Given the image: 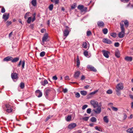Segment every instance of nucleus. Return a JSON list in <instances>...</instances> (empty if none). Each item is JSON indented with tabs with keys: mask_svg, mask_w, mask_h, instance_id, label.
Here are the masks:
<instances>
[{
	"mask_svg": "<svg viewBox=\"0 0 133 133\" xmlns=\"http://www.w3.org/2000/svg\"><path fill=\"white\" fill-rule=\"evenodd\" d=\"M89 87V85H86V86H85L84 87V88H85V89H88V87Z\"/></svg>",
	"mask_w": 133,
	"mask_h": 133,
	"instance_id": "62",
	"label": "nucleus"
},
{
	"mask_svg": "<svg viewBox=\"0 0 133 133\" xmlns=\"http://www.w3.org/2000/svg\"><path fill=\"white\" fill-rule=\"evenodd\" d=\"M102 52L105 57L107 58L109 57V51L105 50H103Z\"/></svg>",
	"mask_w": 133,
	"mask_h": 133,
	"instance_id": "7",
	"label": "nucleus"
},
{
	"mask_svg": "<svg viewBox=\"0 0 133 133\" xmlns=\"http://www.w3.org/2000/svg\"><path fill=\"white\" fill-rule=\"evenodd\" d=\"M45 30L44 29H42L41 30V32L42 33H43L45 31Z\"/></svg>",
	"mask_w": 133,
	"mask_h": 133,
	"instance_id": "61",
	"label": "nucleus"
},
{
	"mask_svg": "<svg viewBox=\"0 0 133 133\" xmlns=\"http://www.w3.org/2000/svg\"><path fill=\"white\" fill-rule=\"evenodd\" d=\"M76 4L75 3H74L71 6V8L72 9H73L76 8Z\"/></svg>",
	"mask_w": 133,
	"mask_h": 133,
	"instance_id": "38",
	"label": "nucleus"
},
{
	"mask_svg": "<svg viewBox=\"0 0 133 133\" xmlns=\"http://www.w3.org/2000/svg\"><path fill=\"white\" fill-rule=\"evenodd\" d=\"M103 120L104 122L106 123H108L109 122V120L107 116H105L103 118Z\"/></svg>",
	"mask_w": 133,
	"mask_h": 133,
	"instance_id": "28",
	"label": "nucleus"
},
{
	"mask_svg": "<svg viewBox=\"0 0 133 133\" xmlns=\"http://www.w3.org/2000/svg\"><path fill=\"white\" fill-rule=\"evenodd\" d=\"M51 91L50 89H48L45 90L44 94L46 98L48 97L49 94Z\"/></svg>",
	"mask_w": 133,
	"mask_h": 133,
	"instance_id": "11",
	"label": "nucleus"
},
{
	"mask_svg": "<svg viewBox=\"0 0 133 133\" xmlns=\"http://www.w3.org/2000/svg\"><path fill=\"white\" fill-rule=\"evenodd\" d=\"M32 17H29L28 18L27 20V22L28 23L30 24L31 23V21Z\"/></svg>",
	"mask_w": 133,
	"mask_h": 133,
	"instance_id": "34",
	"label": "nucleus"
},
{
	"mask_svg": "<svg viewBox=\"0 0 133 133\" xmlns=\"http://www.w3.org/2000/svg\"><path fill=\"white\" fill-rule=\"evenodd\" d=\"M11 22L10 21H8L6 22V25L7 26H9L11 24Z\"/></svg>",
	"mask_w": 133,
	"mask_h": 133,
	"instance_id": "41",
	"label": "nucleus"
},
{
	"mask_svg": "<svg viewBox=\"0 0 133 133\" xmlns=\"http://www.w3.org/2000/svg\"><path fill=\"white\" fill-rule=\"evenodd\" d=\"M12 32H11L9 34V38H10L11 37V36L12 35Z\"/></svg>",
	"mask_w": 133,
	"mask_h": 133,
	"instance_id": "59",
	"label": "nucleus"
},
{
	"mask_svg": "<svg viewBox=\"0 0 133 133\" xmlns=\"http://www.w3.org/2000/svg\"><path fill=\"white\" fill-rule=\"evenodd\" d=\"M25 63V61H23L22 62V69H23L24 68Z\"/></svg>",
	"mask_w": 133,
	"mask_h": 133,
	"instance_id": "51",
	"label": "nucleus"
},
{
	"mask_svg": "<svg viewBox=\"0 0 133 133\" xmlns=\"http://www.w3.org/2000/svg\"><path fill=\"white\" fill-rule=\"evenodd\" d=\"M91 34V32L90 31H88L87 32V35L88 36H90Z\"/></svg>",
	"mask_w": 133,
	"mask_h": 133,
	"instance_id": "46",
	"label": "nucleus"
},
{
	"mask_svg": "<svg viewBox=\"0 0 133 133\" xmlns=\"http://www.w3.org/2000/svg\"><path fill=\"white\" fill-rule=\"evenodd\" d=\"M115 55L116 57L118 58L120 56V55L119 52L118 51H116L115 52Z\"/></svg>",
	"mask_w": 133,
	"mask_h": 133,
	"instance_id": "33",
	"label": "nucleus"
},
{
	"mask_svg": "<svg viewBox=\"0 0 133 133\" xmlns=\"http://www.w3.org/2000/svg\"><path fill=\"white\" fill-rule=\"evenodd\" d=\"M97 24L98 26L101 28L103 27L104 25V22L101 21H98L97 22Z\"/></svg>",
	"mask_w": 133,
	"mask_h": 133,
	"instance_id": "10",
	"label": "nucleus"
},
{
	"mask_svg": "<svg viewBox=\"0 0 133 133\" xmlns=\"http://www.w3.org/2000/svg\"><path fill=\"white\" fill-rule=\"evenodd\" d=\"M110 35L112 37L115 38L116 36V33H111L110 34Z\"/></svg>",
	"mask_w": 133,
	"mask_h": 133,
	"instance_id": "35",
	"label": "nucleus"
},
{
	"mask_svg": "<svg viewBox=\"0 0 133 133\" xmlns=\"http://www.w3.org/2000/svg\"><path fill=\"white\" fill-rule=\"evenodd\" d=\"M11 77L13 80L17 79L18 78L17 74L16 73H12L11 75Z\"/></svg>",
	"mask_w": 133,
	"mask_h": 133,
	"instance_id": "14",
	"label": "nucleus"
},
{
	"mask_svg": "<svg viewBox=\"0 0 133 133\" xmlns=\"http://www.w3.org/2000/svg\"><path fill=\"white\" fill-rule=\"evenodd\" d=\"M45 54V52L44 51L41 52L40 54V56L41 57H43Z\"/></svg>",
	"mask_w": 133,
	"mask_h": 133,
	"instance_id": "40",
	"label": "nucleus"
},
{
	"mask_svg": "<svg viewBox=\"0 0 133 133\" xmlns=\"http://www.w3.org/2000/svg\"><path fill=\"white\" fill-rule=\"evenodd\" d=\"M126 131L128 133H133V128H129Z\"/></svg>",
	"mask_w": 133,
	"mask_h": 133,
	"instance_id": "25",
	"label": "nucleus"
},
{
	"mask_svg": "<svg viewBox=\"0 0 133 133\" xmlns=\"http://www.w3.org/2000/svg\"><path fill=\"white\" fill-rule=\"evenodd\" d=\"M112 91L111 89H109L107 91V93L108 94H111L112 93Z\"/></svg>",
	"mask_w": 133,
	"mask_h": 133,
	"instance_id": "39",
	"label": "nucleus"
},
{
	"mask_svg": "<svg viewBox=\"0 0 133 133\" xmlns=\"http://www.w3.org/2000/svg\"><path fill=\"white\" fill-rule=\"evenodd\" d=\"M5 9L4 8H2L1 11V12L2 13H4L5 12Z\"/></svg>",
	"mask_w": 133,
	"mask_h": 133,
	"instance_id": "54",
	"label": "nucleus"
},
{
	"mask_svg": "<svg viewBox=\"0 0 133 133\" xmlns=\"http://www.w3.org/2000/svg\"><path fill=\"white\" fill-rule=\"evenodd\" d=\"M52 116H48L47 117L46 120V121H48L50 118H51L52 117Z\"/></svg>",
	"mask_w": 133,
	"mask_h": 133,
	"instance_id": "53",
	"label": "nucleus"
},
{
	"mask_svg": "<svg viewBox=\"0 0 133 133\" xmlns=\"http://www.w3.org/2000/svg\"><path fill=\"white\" fill-rule=\"evenodd\" d=\"M76 59L77 66L78 67H79L80 65V60L79 56L78 55L77 56Z\"/></svg>",
	"mask_w": 133,
	"mask_h": 133,
	"instance_id": "23",
	"label": "nucleus"
},
{
	"mask_svg": "<svg viewBox=\"0 0 133 133\" xmlns=\"http://www.w3.org/2000/svg\"><path fill=\"white\" fill-rule=\"evenodd\" d=\"M52 78L53 80H54V81H56L57 79V78L56 76H53Z\"/></svg>",
	"mask_w": 133,
	"mask_h": 133,
	"instance_id": "52",
	"label": "nucleus"
},
{
	"mask_svg": "<svg viewBox=\"0 0 133 133\" xmlns=\"http://www.w3.org/2000/svg\"><path fill=\"white\" fill-rule=\"evenodd\" d=\"M71 118V116H68L66 117V120L67 121H70Z\"/></svg>",
	"mask_w": 133,
	"mask_h": 133,
	"instance_id": "29",
	"label": "nucleus"
},
{
	"mask_svg": "<svg viewBox=\"0 0 133 133\" xmlns=\"http://www.w3.org/2000/svg\"><path fill=\"white\" fill-rule=\"evenodd\" d=\"M76 124L75 123H72L69 124L68 126V128L70 129H72L76 127Z\"/></svg>",
	"mask_w": 133,
	"mask_h": 133,
	"instance_id": "15",
	"label": "nucleus"
},
{
	"mask_svg": "<svg viewBox=\"0 0 133 133\" xmlns=\"http://www.w3.org/2000/svg\"><path fill=\"white\" fill-rule=\"evenodd\" d=\"M67 91H68V90H67V89H66V88H65V89H64L63 90V92L64 93H65L66 92H67Z\"/></svg>",
	"mask_w": 133,
	"mask_h": 133,
	"instance_id": "56",
	"label": "nucleus"
},
{
	"mask_svg": "<svg viewBox=\"0 0 133 133\" xmlns=\"http://www.w3.org/2000/svg\"><path fill=\"white\" fill-rule=\"evenodd\" d=\"M89 47V44L87 41L84 42V48L88 49Z\"/></svg>",
	"mask_w": 133,
	"mask_h": 133,
	"instance_id": "17",
	"label": "nucleus"
},
{
	"mask_svg": "<svg viewBox=\"0 0 133 133\" xmlns=\"http://www.w3.org/2000/svg\"><path fill=\"white\" fill-rule=\"evenodd\" d=\"M20 87L21 88L23 89L24 87V83L22 82L20 83Z\"/></svg>",
	"mask_w": 133,
	"mask_h": 133,
	"instance_id": "42",
	"label": "nucleus"
},
{
	"mask_svg": "<svg viewBox=\"0 0 133 133\" xmlns=\"http://www.w3.org/2000/svg\"><path fill=\"white\" fill-rule=\"evenodd\" d=\"M119 44L118 42L115 43L114 44V45L115 46L118 47L119 46Z\"/></svg>",
	"mask_w": 133,
	"mask_h": 133,
	"instance_id": "50",
	"label": "nucleus"
},
{
	"mask_svg": "<svg viewBox=\"0 0 133 133\" xmlns=\"http://www.w3.org/2000/svg\"><path fill=\"white\" fill-rule=\"evenodd\" d=\"M3 108L4 110L8 112H10L12 111L11 106L8 104H6L5 105L3 106Z\"/></svg>",
	"mask_w": 133,
	"mask_h": 133,
	"instance_id": "3",
	"label": "nucleus"
},
{
	"mask_svg": "<svg viewBox=\"0 0 133 133\" xmlns=\"http://www.w3.org/2000/svg\"><path fill=\"white\" fill-rule=\"evenodd\" d=\"M89 118V117H84V120H85V121H87Z\"/></svg>",
	"mask_w": 133,
	"mask_h": 133,
	"instance_id": "55",
	"label": "nucleus"
},
{
	"mask_svg": "<svg viewBox=\"0 0 133 133\" xmlns=\"http://www.w3.org/2000/svg\"><path fill=\"white\" fill-rule=\"evenodd\" d=\"M98 90H97L96 91H94V92H92L90 93L89 94V95H94V94H95L97 92H98Z\"/></svg>",
	"mask_w": 133,
	"mask_h": 133,
	"instance_id": "49",
	"label": "nucleus"
},
{
	"mask_svg": "<svg viewBox=\"0 0 133 133\" xmlns=\"http://www.w3.org/2000/svg\"><path fill=\"white\" fill-rule=\"evenodd\" d=\"M31 3L32 5L34 6H35L36 5L37 2L36 0H32Z\"/></svg>",
	"mask_w": 133,
	"mask_h": 133,
	"instance_id": "27",
	"label": "nucleus"
},
{
	"mask_svg": "<svg viewBox=\"0 0 133 133\" xmlns=\"http://www.w3.org/2000/svg\"><path fill=\"white\" fill-rule=\"evenodd\" d=\"M124 88L123 84L121 83L118 84L116 86L115 91L116 94L118 96H119L121 94L120 91L123 89Z\"/></svg>",
	"mask_w": 133,
	"mask_h": 133,
	"instance_id": "1",
	"label": "nucleus"
},
{
	"mask_svg": "<svg viewBox=\"0 0 133 133\" xmlns=\"http://www.w3.org/2000/svg\"><path fill=\"white\" fill-rule=\"evenodd\" d=\"M95 128L97 131H100V132H102V130L100 128H99L97 126H96L95 127Z\"/></svg>",
	"mask_w": 133,
	"mask_h": 133,
	"instance_id": "31",
	"label": "nucleus"
},
{
	"mask_svg": "<svg viewBox=\"0 0 133 133\" xmlns=\"http://www.w3.org/2000/svg\"><path fill=\"white\" fill-rule=\"evenodd\" d=\"M9 13H5L3 15V18L5 21H6L9 18Z\"/></svg>",
	"mask_w": 133,
	"mask_h": 133,
	"instance_id": "6",
	"label": "nucleus"
},
{
	"mask_svg": "<svg viewBox=\"0 0 133 133\" xmlns=\"http://www.w3.org/2000/svg\"><path fill=\"white\" fill-rule=\"evenodd\" d=\"M48 38V34H45L42 38V42H45L46 41Z\"/></svg>",
	"mask_w": 133,
	"mask_h": 133,
	"instance_id": "18",
	"label": "nucleus"
},
{
	"mask_svg": "<svg viewBox=\"0 0 133 133\" xmlns=\"http://www.w3.org/2000/svg\"><path fill=\"white\" fill-rule=\"evenodd\" d=\"M124 119L125 120L126 119V118H127V116L125 114H124Z\"/></svg>",
	"mask_w": 133,
	"mask_h": 133,
	"instance_id": "57",
	"label": "nucleus"
},
{
	"mask_svg": "<svg viewBox=\"0 0 133 133\" xmlns=\"http://www.w3.org/2000/svg\"><path fill=\"white\" fill-rule=\"evenodd\" d=\"M29 12H28L26 13L25 15L24 16V18L25 19H26L29 16Z\"/></svg>",
	"mask_w": 133,
	"mask_h": 133,
	"instance_id": "44",
	"label": "nucleus"
},
{
	"mask_svg": "<svg viewBox=\"0 0 133 133\" xmlns=\"http://www.w3.org/2000/svg\"><path fill=\"white\" fill-rule=\"evenodd\" d=\"M94 124H93V123H90L89 125V126L91 127H93L94 126Z\"/></svg>",
	"mask_w": 133,
	"mask_h": 133,
	"instance_id": "63",
	"label": "nucleus"
},
{
	"mask_svg": "<svg viewBox=\"0 0 133 133\" xmlns=\"http://www.w3.org/2000/svg\"><path fill=\"white\" fill-rule=\"evenodd\" d=\"M90 103L94 108H96L98 105V102L94 100H91L90 101Z\"/></svg>",
	"mask_w": 133,
	"mask_h": 133,
	"instance_id": "4",
	"label": "nucleus"
},
{
	"mask_svg": "<svg viewBox=\"0 0 133 133\" xmlns=\"http://www.w3.org/2000/svg\"><path fill=\"white\" fill-rule=\"evenodd\" d=\"M35 93L36 96L38 97H40L42 96V92L39 90H36Z\"/></svg>",
	"mask_w": 133,
	"mask_h": 133,
	"instance_id": "8",
	"label": "nucleus"
},
{
	"mask_svg": "<svg viewBox=\"0 0 133 133\" xmlns=\"http://www.w3.org/2000/svg\"><path fill=\"white\" fill-rule=\"evenodd\" d=\"M103 42L107 44H110L112 43V42L107 38H104L103 39Z\"/></svg>",
	"mask_w": 133,
	"mask_h": 133,
	"instance_id": "9",
	"label": "nucleus"
},
{
	"mask_svg": "<svg viewBox=\"0 0 133 133\" xmlns=\"http://www.w3.org/2000/svg\"><path fill=\"white\" fill-rule=\"evenodd\" d=\"M35 15L36 14L35 13H34L33 14V17L31 19V21L32 22H34L35 19Z\"/></svg>",
	"mask_w": 133,
	"mask_h": 133,
	"instance_id": "45",
	"label": "nucleus"
},
{
	"mask_svg": "<svg viewBox=\"0 0 133 133\" xmlns=\"http://www.w3.org/2000/svg\"><path fill=\"white\" fill-rule=\"evenodd\" d=\"M80 72L79 71H77L75 73L74 75V77L75 78H77L80 74Z\"/></svg>",
	"mask_w": 133,
	"mask_h": 133,
	"instance_id": "21",
	"label": "nucleus"
},
{
	"mask_svg": "<svg viewBox=\"0 0 133 133\" xmlns=\"http://www.w3.org/2000/svg\"><path fill=\"white\" fill-rule=\"evenodd\" d=\"M84 55L87 58L90 57L91 56L90 54L86 50H84Z\"/></svg>",
	"mask_w": 133,
	"mask_h": 133,
	"instance_id": "13",
	"label": "nucleus"
},
{
	"mask_svg": "<svg viewBox=\"0 0 133 133\" xmlns=\"http://www.w3.org/2000/svg\"><path fill=\"white\" fill-rule=\"evenodd\" d=\"M75 96L76 98H78L80 97V94L78 92H76L75 94Z\"/></svg>",
	"mask_w": 133,
	"mask_h": 133,
	"instance_id": "47",
	"label": "nucleus"
},
{
	"mask_svg": "<svg viewBox=\"0 0 133 133\" xmlns=\"http://www.w3.org/2000/svg\"><path fill=\"white\" fill-rule=\"evenodd\" d=\"M120 24L121 31L119 32L118 35V37L120 38H122L124 37L125 35V29L124 27V24H123L122 23H120Z\"/></svg>",
	"mask_w": 133,
	"mask_h": 133,
	"instance_id": "2",
	"label": "nucleus"
},
{
	"mask_svg": "<svg viewBox=\"0 0 133 133\" xmlns=\"http://www.w3.org/2000/svg\"><path fill=\"white\" fill-rule=\"evenodd\" d=\"M130 98L132 99L133 100V95H130Z\"/></svg>",
	"mask_w": 133,
	"mask_h": 133,
	"instance_id": "64",
	"label": "nucleus"
},
{
	"mask_svg": "<svg viewBox=\"0 0 133 133\" xmlns=\"http://www.w3.org/2000/svg\"><path fill=\"white\" fill-rule=\"evenodd\" d=\"M87 67L88 69H90L91 71H93L94 72H96L97 71L96 69L92 65H88Z\"/></svg>",
	"mask_w": 133,
	"mask_h": 133,
	"instance_id": "12",
	"label": "nucleus"
},
{
	"mask_svg": "<svg viewBox=\"0 0 133 133\" xmlns=\"http://www.w3.org/2000/svg\"><path fill=\"white\" fill-rule=\"evenodd\" d=\"M12 58H13L12 57L9 56L4 58L3 59V61H4L6 62H8L10 61H11V60L12 59Z\"/></svg>",
	"mask_w": 133,
	"mask_h": 133,
	"instance_id": "16",
	"label": "nucleus"
},
{
	"mask_svg": "<svg viewBox=\"0 0 133 133\" xmlns=\"http://www.w3.org/2000/svg\"><path fill=\"white\" fill-rule=\"evenodd\" d=\"M97 108L93 110V111H94L97 114H99L101 110V107L100 106H99V105L97 107Z\"/></svg>",
	"mask_w": 133,
	"mask_h": 133,
	"instance_id": "5",
	"label": "nucleus"
},
{
	"mask_svg": "<svg viewBox=\"0 0 133 133\" xmlns=\"http://www.w3.org/2000/svg\"><path fill=\"white\" fill-rule=\"evenodd\" d=\"M53 5L52 4L50 5V6H49V8L50 10L51 11L53 9Z\"/></svg>",
	"mask_w": 133,
	"mask_h": 133,
	"instance_id": "43",
	"label": "nucleus"
},
{
	"mask_svg": "<svg viewBox=\"0 0 133 133\" xmlns=\"http://www.w3.org/2000/svg\"><path fill=\"white\" fill-rule=\"evenodd\" d=\"M128 62H130L132 60V57L126 56L124 58Z\"/></svg>",
	"mask_w": 133,
	"mask_h": 133,
	"instance_id": "20",
	"label": "nucleus"
},
{
	"mask_svg": "<svg viewBox=\"0 0 133 133\" xmlns=\"http://www.w3.org/2000/svg\"><path fill=\"white\" fill-rule=\"evenodd\" d=\"M123 22H124L125 26L126 28L128 27L129 26V22L127 20H125L124 21L122 20L121 23L123 24Z\"/></svg>",
	"mask_w": 133,
	"mask_h": 133,
	"instance_id": "19",
	"label": "nucleus"
},
{
	"mask_svg": "<svg viewBox=\"0 0 133 133\" xmlns=\"http://www.w3.org/2000/svg\"><path fill=\"white\" fill-rule=\"evenodd\" d=\"M102 31L103 33L105 34H107L108 32V29L107 28H104L103 29V30Z\"/></svg>",
	"mask_w": 133,
	"mask_h": 133,
	"instance_id": "32",
	"label": "nucleus"
},
{
	"mask_svg": "<svg viewBox=\"0 0 133 133\" xmlns=\"http://www.w3.org/2000/svg\"><path fill=\"white\" fill-rule=\"evenodd\" d=\"M88 107V105H84V110L87 108Z\"/></svg>",
	"mask_w": 133,
	"mask_h": 133,
	"instance_id": "60",
	"label": "nucleus"
},
{
	"mask_svg": "<svg viewBox=\"0 0 133 133\" xmlns=\"http://www.w3.org/2000/svg\"><path fill=\"white\" fill-rule=\"evenodd\" d=\"M78 8L82 11V10H83V5H79L78 6Z\"/></svg>",
	"mask_w": 133,
	"mask_h": 133,
	"instance_id": "37",
	"label": "nucleus"
},
{
	"mask_svg": "<svg viewBox=\"0 0 133 133\" xmlns=\"http://www.w3.org/2000/svg\"><path fill=\"white\" fill-rule=\"evenodd\" d=\"M19 60V58L18 57H16L11 60V62L12 63L18 61Z\"/></svg>",
	"mask_w": 133,
	"mask_h": 133,
	"instance_id": "26",
	"label": "nucleus"
},
{
	"mask_svg": "<svg viewBox=\"0 0 133 133\" xmlns=\"http://www.w3.org/2000/svg\"><path fill=\"white\" fill-rule=\"evenodd\" d=\"M90 120L92 122H96L97 121L96 119L94 117H91Z\"/></svg>",
	"mask_w": 133,
	"mask_h": 133,
	"instance_id": "30",
	"label": "nucleus"
},
{
	"mask_svg": "<svg viewBox=\"0 0 133 133\" xmlns=\"http://www.w3.org/2000/svg\"><path fill=\"white\" fill-rule=\"evenodd\" d=\"M48 83V82L47 80L46 79L44 80V82L42 81L41 82V85L44 86H45Z\"/></svg>",
	"mask_w": 133,
	"mask_h": 133,
	"instance_id": "24",
	"label": "nucleus"
},
{
	"mask_svg": "<svg viewBox=\"0 0 133 133\" xmlns=\"http://www.w3.org/2000/svg\"><path fill=\"white\" fill-rule=\"evenodd\" d=\"M59 0H55V4H57L59 2Z\"/></svg>",
	"mask_w": 133,
	"mask_h": 133,
	"instance_id": "58",
	"label": "nucleus"
},
{
	"mask_svg": "<svg viewBox=\"0 0 133 133\" xmlns=\"http://www.w3.org/2000/svg\"><path fill=\"white\" fill-rule=\"evenodd\" d=\"M91 112V109L90 108L87 109V113L90 114Z\"/></svg>",
	"mask_w": 133,
	"mask_h": 133,
	"instance_id": "48",
	"label": "nucleus"
},
{
	"mask_svg": "<svg viewBox=\"0 0 133 133\" xmlns=\"http://www.w3.org/2000/svg\"><path fill=\"white\" fill-rule=\"evenodd\" d=\"M112 110L114 111H117L118 110V109L116 107H115L112 106L111 107Z\"/></svg>",
	"mask_w": 133,
	"mask_h": 133,
	"instance_id": "36",
	"label": "nucleus"
},
{
	"mask_svg": "<svg viewBox=\"0 0 133 133\" xmlns=\"http://www.w3.org/2000/svg\"><path fill=\"white\" fill-rule=\"evenodd\" d=\"M69 31L68 29H65L63 32L64 36H67L69 35Z\"/></svg>",
	"mask_w": 133,
	"mask_h": 133,
	"instance_id": "22",
	"label": "nucleus"
}]
</instances>
